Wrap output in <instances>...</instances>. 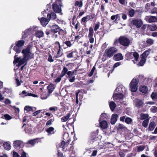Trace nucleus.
<instances>
[{
	"label": "nucleus",
	"mask_w": 157,
	"mask_h": 157,
	"mask_svg": "<svg viewBox=\"0 0 157 157\" xmlns=\"http://www.w3.org/2000/svg\"><path fill=\"white\" fill-rule=\"evenodd\" d=\"M22 53L23 55V57H17L15 55L14 57V60L13 63L14 64L17 63L19 66L24 64V65L27 64L28 60L33 58V56L30 51V48L27 47L25 49H23L22 51Z\"/></svg>",
	"instance_id": "obj_1"
},
{
	"label": "nucleus",
	"mask_w": 157,
	"mask_h": 157,
	"mask_svg": "<svg viewBox=\"0 0 157 157\" xmlns=\"http://www.w3.org/2000/svg\"><path fill=\"white\" fill-rule=\"evenodd\" d=\"M147 78H145L144 76L139 75L138 77L133 78L129 84L130 90L132 92H136L138 89L137 84L139 82H141L147 81Z\"/></svg>",
	"instance_id": "obj_2"
},
{
	"label": "nucleus",
	"mask_w": 157,
	"mask_h": 157,
	"mask_svg": "<svg viewBox=\"0 0 157 157\" xmlns=\"http://www.w3.org/2000/svg\"><path fill=\"white\" fill-rule=\"evenodd\" d=\"M25 43V41L23 40L16 41L14 44H13L11 45L10 48H12L17 53H19L21 52L22 48L24 45Z\"/></svg>",
	"instance_id": "obj_3"
},
{
	"label": "nucleus",
	"mask_w": 157,
	"mask_h": 157,
	"mask_svg": "<svg viewBox=\"0 0 157 157\" xmlns=\"http://www.w3.org/2000/svg\"><path fill=\"white\" fill-rule=\"evenodd\" d=\"M39 27L38 26H33L25 30L22 33V39H25V38L28 37L29 35L32 34L33 32L37 31Z\"/></svg>",
	"instance_id": "obj_4"
},
{
	"label": "nucleus",
	"mask_w": 157,
	"mask_h": 157,
	"mask_svg": "<svg viewBox=\"0 0 157 157\" xmlns=\"http://www.w3.org/2000/svg\"><path fill=\"white\" fill-rule=\"evenodd\" d=\"M125 56L128 60H130L132 59L134 57L135 60H132L134 63H136L135 61H137L138 60L139 57V55L138 53L136 52H128L126 54Z\"/></svg>",
	"instance_id": "obj_5"
},
{
	"label": "nucleus",
	"mask_w": 157,
	"mask_h": 157,
	"mask_svg": "<svg viewBox=\"0 0 157 157\" xmlns=\"http://www.w3.org/2000/svg\"><path fill=\"white\" fill-rule=\"evenodd\" d=\"M63 6L61 5V1H57L53 4L52 8L55 12L57 13H61V14H62L61 9V6Z\"/></svg>",
	"instance_id": "obj_6"
},
{
	"label": "nucleus",
	"mask_w": 157,
	"mask_h": 157,
	"mask_svg": "<svg viewBox=\"0 0 157 157\" xmlns=\"http://www.w3.org/2000/svg\"><path fill=\"white\" fill-rule=\"evenodd\" d=\"M117 49L114 47H111L106 49L105 51V53L107 57H111L114 54L117 52Z\"/></svg>",
	"instance_id": "obj_7"
},
{
	"label": "nucleus",
	"mask_w": 157,
	"mask_h": 157,
	"mask_svg": "<svg viewBox=\"0 0 157 157\" xmlns=\"http://www.w3.org/2000/svg\"><path fill=\"white\" fill-rule=\"evenodd\" d=\"M54 88V85L52 84H50L47 86V89L48 90V94H46L45 97H44L43 94H41V96L40 97V98L42 100H44L47 99L50 96V94L53 92Z\"/></svg>",
	"instance_id": "obj_8"
},
{
	"label": "nucleus",
	"mask_w": 157,
	"mask_h": 157,
	"mask_svg": "<svg viewBox=\"0 0 157 157\" xmlns=\"http://www.w3.org/2000/svg\"><path fill=\"white\" fill-rule=\"evenodd\" d=\"M119 42L121 45L125 47L129 46L130 41L127 38L124 36H121L119 39Z\"/></svg>",
	"instance_id": "obj_9"
},
{
	"label": "nucleus",
	"mask_w": 157,
	"mask_h": 157,
	"mask_svg": "<svg viewBox=\"0 0 157 157\" xmlns=\"http://www.w3.org/2000/svg\"><path fill=\"white\" fill-rule=\"evenodd\" d=\"M131 24L137 28H139L143 25V22L141 19H134L131 21Z\"/></svg>",
	"instance_id": "obj_10"
},
{
	"label": "nucleus",
	"mask_w": 157,
	"mask_h": 157,
	"mask_svg": "<svg viewBox=\"0 0 157 157\" xmlns=\"http://www.w3.org/2000/svg\"><path fill=\"white\" fill-rule=\"evenodd\" d=\"M126 90V88L123 85H121L118 86L116 88L114 93L123 94V93L125 92Z\"/></svg>",
	"instance_id": "obj_11"
},
{
	"label": "nucleus",
	"mask_w": 157,
	"mask_h": 157,
	"mask_svg": "<svg viewBox=\"0 0 157 157\" xmlns=\"http://www.w3.org/2000/svg\"><path fill=\"white\" fill-rule=\"evenodd\" d=\"M94 33L93 28L91 27H90L89 29V32L88 36L89 38V42L91 44L93 43L94 41V39L93 37Z\"/></svg>",
	"instance_id": "obj_12"
},
{
	"label": "nucleus",
	"mask_w": 157,
	"mask_h": 157,
	"mask_svg": "<svg viewBox=\"0 0 157 157\" xmlns=\"http://www.w3.org/2000/svg\"><path fill=\"white\" fill-rule=\"evenodd\" d=\"M51 32L52 33H56L59 32L60 30V27L58 25L54 24L50 25Z\"/></svg>",
	"instance_id": "obj_13"
},
{
	"label": "nucleus",
	"mask_w": 157,
	"mask_h": 157,
	"mask_svg": "<svg viewBox=\"0 0 157 157\" xmlns=\"http://www.w3.org/2000/svg\"><path fill=\"white\" fill-rule=\"evenodd\" d=\"M145 19L149 23L156 22H157L156 17L147 16L145 17Z\"/></svg>",
	"instance_id": "obj_14"
},
{
	"label": "nucleus",
	"mask_w": 157,
	"mask_h": 157,
	"mask_svg": "<svg viewBox=\"0 0 157 157\" xmlns=\"http://www.w3.org/2000/svg\"><path fill=\"white\" fill-rule=\"evenodd\" d=\"M55 44L56 45V46H57V48L58 49L57 54L56 55V58L59 57L61 56L63 54L60 49V44L59 42L57 41L56 42Z\"/></svg>",
	"instance_id": "obj_15"
},
{
	"label": "nucleus",
	"mask_w": 157,
	"mask_h": 157,
	"mask_svg": "<svg viewBox=\"0 0 157 157\" xmlns=\"http://www.w3.org/2000/svg\"><path fill=\"white\" fill-rule=\"evenodd\" d=\"M39 19L40 21L41 24L44 26H46L50 21L47 17V18L44 17H42L40 19L39 18Z\"/></svg>",
	"instance_id": "obj_16"
},
{
	"label": "nucleus",
	"mask_w": 157,
	"mask_h": 157,
	"mask_svg": "<svg viewBox=\"0 0 157 157\" xmlns=\"http://www.w3.org/2000/svg\"><path fill=\"white\" fill-rule=\"evenodd\" d=\"M124 95L122 94H119L116 93H114L113 98L114 100H120L122 99Z\"/></svg>",
	"instance_id": "obj_17"
},
{
	"label": "nucleus",
	"mask_w": 157,
	"mask_h": 157,
	"mask_svg": "<svg viewBox=\"0 0 157 157\" xmlns=\"http://www.w3.org/2000/svg\"><path fill=\"white\" fill-rule=\"evenodd\" d=\"M134 102L136 106L138 107H141L144 103L142 100L138 99H135Z\"/></svg>",
	"instance_id": "obj_18"
},
{
	"label": "nucleus",
	"mask_w": 157,
	"mask_h": 157,
	"mask_svg": "<svg viewBox=\"0 0 157 157\" xmlns=\"http://www.w3.org/2000/svg\"><path fill=\"white\" fill-rule=\"evenodd\" d=\"M38 140L37 139H34L31 140H29L27 143V144H29L31 146H33L35 145L36 144L38 143Z\"/></svg>",
	"instance_id": "obj_19"
},
{
	"label": "nucleus",
	"mask_w": 157,
	"mask_h": 157,
	"mask_svg": "<svg viewBox=\"0 0 157 157\" xmlns=\"http://www.w3.org/2000/svg\"><path fill=\"white\" fill-rule=\"evenodd\" d=\"M117 115L116 114H113L112 115L111 119V123L112 124L115 123L117 121Z\"/></svg>",
	"instance_id": "obj_20"
},
{
	"label": "nucleus",
	"mask_w": 157,
	"mask_h": 157,
	"mask_svg": "<svg viewBox=\"0 0 157 157\" xmlns=\"http://www.w3.org/2000/svg\"><path fill=\"white\" fill-rule=\"evenodd\" d=\"M139 89L140 90L141 92L144 94L147 93L148 91V89L147 87L144 86H140Z\"/></svg>",
	"instance_id": "obj_21"
},
{
	"label": "nucleus",
	"mask_w": 157,
	"mask_h": 157,
	"mask_svg": "<svg viewBox=\"0 0 157 157\" xmlns=\"http://www.w3.org/2000/svg\"><path fill=\"white\" fill-rule=\"evenodd\" d=\"M99 121L100 125V127L103 128L105 129L108 127V124L107 122L105 120H102Z\"/></svg>",
	"instance_id": "obj_22"
},
{
	"label": "nucleus",
	"mask_w": 157,
	"mask_h": 157,
	"mask_svg": "<svg viewBox=\"0 0 157 157\" xmlns=\"http://www.w3.org/2000/svg\"><path fill=\"white\" fill-rule=\"evenodd\" d=\"M36 31L35 35L36 37L40 38L43 36L44 33L42 31L38 30H37Z\"/></svg>",
	"instance_id": "obj_23"
},
{
	"label": "nucleus",
	"mask_w": 157,
	"mask_h": 157,
	"mask_svg": "<svg viewBox=\"0 0 157 157\" xmlns=\"http://www.w3.org/2000/svg\"><path fill=\"white\" fill-rule=\"evenodd\" d=\"M47 17L49 20L51 18L52 19L55 20L56 18V15L55 13L52 12L51 14H48L47 15Z\"/></svg>",
	"instance_id": "obj_24"
},
{
	"label": "nucleus",
	"mask_w": 157,
	"mask_h": 157,
	"mask_svg": "<svg viewBox=\"0 0 157 157\" xmlns=\"http://www.w3.org/2000/svg\"><path fill=\"white\" fill-rule=\"evenodd\" d=\"M113 59L116 61L120 60L123 59V56L121 54H117L113 56Z\"/></svg>",
	"instance_id": "obj_25"
},
{
	"label": "nucleus",
	"mask_w": 157,
	"mask_h": 157,
	"mask_svg": "<svg viewBox=\"0 0 157 157\" xmlns=\"http://www.w3.org/2000/svg\"><path fill=\"white\" fill-rule=\"evenodd\" d=\"M3 146L4 149L7 150H10L11 148L10 144L9 142L4 143L3 144Z\"/></svg>",
	"instance_id": "obj_26"
},
{
	"label": "nucleus",
	"mask_w": 157,
	"mask_h": 157,
	"mask_svg": "<svg viewBox=\"0 0 157 157\" xmlns=\"http://www.w3.org/2000/svg\"><path fill=\"white\" fill-rule=\"evenodd\" d=\"M147 29L151 31H154L157 29L156 25L154 24L153 25H148Z\"/></svg>",
	"instance_id": "obj_27"
},
{
	"label": "nucleus",
	"mask_w": 157,
	"mask_h": 157,
	"mask_svg": "<svg viewBox=\"0 0 157 157\" xmlns=\"http://www.w3.org/2000/svg\"><path fill=\"white\" fill-rule=\"evenodd\" d=\"M109 105L111 111H113L116 106V104L113 101H111L109 102Z\"/></svg>",
	"instance_id": "obj_28"
},
{
	"label": "nucleus",
	"mask_w": 157,
	"mask_h": 157,
	"mask_svg": "<svg viewBox=\"0 0 157 157\" xmlns=\"http://www.w3.org/2000/svg\"><path fill=\"white\" fill-rule=\"evenodd\" d=\"M54 128L52 127H50L46 130V131L48 133V135L54 133Z\"/></svg>",
	"instance_id": "obj_29"
},
{
	"label": "nucleus",
	"mask_w": 157,
	"mask_h": 157,
	"mask_svg": "<svg viewBox=\"0 0 157 157\" xmlns=\"http://www.w3.org/2000/svg\"><path fill=\"white\" fill-rule=\"evenodd\" d=\"M150 53V50H147L145 51L141 56V57L147 59L148 55Z\"/></svg>",
	"instance_id": "obj_30"
},
{
	"label": "nucleus",
	"mask_w": 157,
	"mask_h": 157,
	"mask_svg": "<svg viewBox=\"0 0 157 157\" xmlns=\"http://www.w3.org/2000/svg\"><path fill=\"white\" fill-rule=\"evenodd\" d=\"M22 142L21 140L15 141L13 144V146L15 147H18L20 146Z\"/></svg>",
	"instance_id": "obj_31"
},
{
	"label": "nucleus",
	"mask_w": 157,
	"mask_h": 157,
	"mask_svg": "<svg viewBox=\"0 0 157 157\" xmlns=\"http://www.w3.org/2000/svg\"><path fill=\"white\" fill-rule=\"evenodd\" d=\"M67 67H64L60 75L61 77H63L66 75V74L67 73Z\"/></svg>",
	"instance_id": "obj_32"
},
{
	"label": "nucleus",
	"mask_w": 157,
	"mask_h": 157,
	"mask_svg": "<svg viewBox=\"0 0 157 157\" xmlns=\"http://www.w3.org/2000/svg\"><path fill=\"white\" fill-rule=\"evenodd\" d=\"M109 116L106 114L102 113L101 114V117L99 120V121L104 120L105 119H107L109 118Z\"/></svg>",
	"instance_id": "obj_33"
},
{
	"label": "nucleus",
	"mask_w": 157,
	"mask_h": 157,
	"mask_svg": "<svg viewBox=\"0 0 157 157\" xmlns=\"http://www.w3.org/2000/svg\"><path fill=\"white\" fill-rule=\"evenodd\" d=\"M71 115V114L70 113H68L67 115L64 116L61 118V121L63 122L66 121L70 117Z\"/></svg>",
	"instance_id": "obj_34"
},
{
	"label": "nucleus",
	"mask_w": 157,
	"mask_h": 157,
	"mask_svg": "<svg viewBox=\"0 0 157 157\" xmlns=\"http://www.w3.org/2000/svg\"><path fill=\"white\" fill-rule=\"evenodd\" d=\"M155 122H151L149 125V129L151 131L153 130L155 127Z\"/></svg>",
	"instance_id": "obj_35"
},
{
	"label": "nucleus",
	"mask_w": 157,
	"mask_h": 157,
	"mask_svg": "<svg viewBox=\"0 0 157 157\" xmlns=\"http://www.w3.org/2000/svg\"><path fill=\"white\" fill-rule=\"evenodd\" d=\"M141 59L138 64L139 66H143L144 65V64L145 63L146 60V59L145 58H142V57H141Z\"/></svg>",
	"instance_id": "obj_36"
},
{
	"label": "nucleus",
	"mask_w": 157,
	"mask_h": 157,
	"mask_svg": "<svg viewBox=\"0 0 157 157\" xmlns=\"http://www.w3.org/2000/svg\"><path fill=\"white\" fill-rule=\"evenodd\" d=\"M151 98L153 100L157 101V93L153 92L151 95Z\"/></svg>",
	"instance_id": "obj_37"
},
{
	"label": "nucleus",
	"mask_w": 157,
	"mask_h": 157,
	"mask_svg": "<svg viewBox=\"0 0 157 157\" xmlns=\"http://www.w3.org/2000/svg\"><path fill=\"white\" fill-rule=\"evenodd\" d=\"M75 6H78L80 7H81L82 6V2L81 1H77L75 2Z\"/></svg>",
	"instance_id": "obj_38"
},
{
	"label": "nucleus",
	"mask_w": 157,
	"mask_h": 157,
	"mask_svg": "<svg viewBox=\"0 0 157 157\" xmlns=\"http://www.w3.org/2000/svg\"><path fill=\"white\" fill-rule=\"evenodd\" d=\"M63 42L64 44H65L68 47H70L72 45L71 42L69 40L63 41Z\"/></svg>",
	"instance_id": "obj_39"
},
{
	"label": "nucleus",
	"mask_w": 157,
	"mask_h": 157,
	"mask_svg": "<svg viewBox=\"0 0 157 157\" xmlns=\"http://www.w3.org/2000/svg\"><path fill=\"white\" fill-rule=\"evenodd\" d=\"M24 110L27 112L33 111V110L32 108L29 106H26L25 107Z\"/></svg>",
	"instance_id": "obj_40"
},
{
	"label": "nucleus",
	"mask_w": 157,
	"mask_h": 157,
	"mask_svg": "<svg viewBox=\"0 0 157 157\" xmlns=\"http://www.w3.org/2000/svg\"><path fill=\"white\" fill-rule=\"evenodd\" d=\"M137 147V151L138 152H140L143 151L145 148L144 146L142 145L138 146Z\"/></svg>",
	"instance_id": "obj_41"
},
{
	"label": "nucleus",
	"mask_w": 157,
	"mask_h": 157,
	"mask_svg": "<svg viewBox=\"0 0 157 157\" xmlns=\"http://www.w3.org/2000/svg\"><path fill=\"white\" fill-rule=\"evenodd\" d=\"M132 121V120L130 118L127 117L126 118L125 122L128 124H130Z\"/></svg>",
	"instance_id": "obj_42"
},
{
	"label": "nucleus",
	"mask_w": 157,
	"mask_h": 157,
	"mask_svg": "<svg viewBox=\"0 0 157 157\" xmlns=\"http://www.w3.org/2000/svg\"><path fill=\"white\" fill-rule=\"evenodd\" d=\"M31 126H28L25 129V131L26 133H29L31 132Z\"/></svg>",
	"instance_id": "obj_43"
},
{
	"label": "nucleus",
	"mask_w": 157,
	"mask_h": 157,
	"mask_svg": "<svg viewBox=\"0 0 157 157\" xmlns=\"http://www.w3.org/2000/svg\"><path fill=\"white\" fill-rule=\"evenodd\" d=\"M67 56L68 58H71L73 57V52H70V51H69L67 52Z\"/></svg>",
	"instance_id": "obj_44"
},
{
	"label": "nucleus",
	"mask_w": 157,
	"mask_h": 157,
	"mask_svg": "<svg viewBox=\"0 0 157 157\" xmlns=\"http://www.w3.org/2000/svg\"><path fill=\"white\" fill-rule=\"evenodd\" d=\"M135 14V11L133 9H132L129 11L128 14L129 16L131 17H133Z\"/></svg>",
	"instance_id": "obj_45"
},
{
	"label": "nucleus",
	"mask_w": 157,
	"mask_h": 157,
	"mask_svg": "<svg viewBox=\"0 0 157 157\" xmlns=\"http://www.w3.org/2000/svg\"><path fill=\"white\" fill-rule=\"evenodd\" d=\"M148 117V116L147 114H144L142 113L141 114V119L142 120L145 119Z\"/></svg>",
	"instance_id": "obj_46"
},
{
	"label": "nucleus",
	"mask_w": 157,
	"mask_h": 157,
	"mask_svg": "<svg viewBox=\"0 0 157 157\" xmlns=\"http://www.w3.org/2000/svg\"><path fill=\"white\" fill-rule=\"evenodd\" d=\"M54 118L51 119L49 120L46 123V125L47 126L51 125L52 124V123L54 121Z\"/></svg>",
	"instance_id": "obj_47"
},
{
	"label": "nucleus",
	"mask_w": 157,
	"mask_h": 157,
	"mask_svg": "<svg viewBox=\"0 0 157 157\" xmlns=\"http://www.w3.org/2000/svg\"><path fill=\"white\" fill-rule=\"evenodd\" d=\"M148 120L146 119L142 123V125L144 127H146L148 125Z\"/></svg>",
	"instance_id": "obj_48"
},
{
	"label": "nucleus",
	"mask_w": 157,
	"mask_h": 157,
	"mask_svg": "<svg viewBox=\"0 0 157 157\" xmlns=\"http://www.w3.org/2000/svg\"><path fill=\"white\" fill-rule=\"evenodd\" d=\"M147 43L150 44V45H151L154 42V40L151 39H148L147 40Z\"/></svg>",
	"instance_id": "obj_49"
},
{
	"label": "nucleus",
	"mask_w": 157,
	"mask_h": 157,
	"mask_svg": "<svg viewBox=\"0 0 157 157\" xmlns=\"http://www.w3.org/2000/svg\"><path fill=\"white\" fill-rule=\"evenodd\" d=\"M65 142L64 141H63L61 142L59 144H58L59 147L61 148H63L65 145Z\"/></svg>",
	"instance_id": "obj_50"
},
{
	"label": "nucleus",
	"mask_w": 157,
	"mask_h": 157,
	"mask_svg": "<svg viewBox=\"0 0 157 157\" xmlns=\"http://www.w3.org/2000/svg\"><path fill=\"white\" fill-rule=\"evenodd\" d=\"M4 117L5 119L10 120L12 119V117L8 114H6L4 115Z\"/></svg>",
	"instance_id": "obj_51"
},
{
	"label": "nucleus",
	"mask_w": 157,
	"mask_h": 157,
	"mask_svg": "<svg viewBox=\"0 0 157 157\" xmlns=\"http://www.w3.org/2000/svg\"><path fill=\"white\" fill-rule=\"evenodd\" d=\"M95 70V67L94 66L89 74V75L90 77H91L93 75L94 72Z\"/></svg>",
	"instance_id": "obj_52"
},
{
	"label": "nucleus",
	"mask_w": 157,
	"mask_h": 157,
	"mask_svg": "<svg viewBox=\"0 0 157 157\" xmlns=\"http://www.w3.org/2000/svg\"><path fill=\"white\" fill-rule=\"evenodd\" d=\"M89 17V15H87L86 17H84L82 19V21L83 22H86L87 21V20L88 18V17Z\"/></svg>",
	"instance_id": "obj_53"
},
{
	"label": "nucleus",
	"mask_w": 157,
	"mask_h": 157,
	"mask_svg": "<svg viewBox=\"0 0 157 157\" xmlns=\"http://www.w3.org/2000/svg\"><path fill=\"white\" fill-rule=\"evenodd\" d=\"M69 138V135L67 133H65L63 135V139L66 140Z\"/></svg>",
	"instance_id": "obj_54"
},
{
	"label": "nucleus",
	"mask_w": 157,
	"mask_h": 157,
	"mask_svg": "<svg viewBox=\"0 0 157 157\" xmlns=\"http://www.w3.org/2000/svg\"><path fill=\"white\" fill-rule=\"evenodd\" d=\"M151 110L153 112L155 113L157 111V107L155 106H153L151 109Z\"/></svg>",
	"instance_id": "obj_55"
},
{
	"label": "nucleus",
	"mask_w": 157,
	"mask_h": 157,
	"mask_svg": "<svg viewBox=\"0 0 157 157\" xmlns=\"http://www.w3.org/2000/svg\"><path fill=\"white\" fill-rule=\"evenodd\" d=\"M74 72H72L71 71H68L67 72V74L68 75V77H70L73 74Z\"/></svg>",
	"instance_id": "obj_56"
},
{
	"label": "nucleus",
	"mask_w": 157,
	"mask_h": 157,
	"mask_svg": "<svg viewBox=\"0 0 157 157\" xmlns=\"http://www.w3.org/2000/svg\"><path fill=\"white\" fill-rule=\"evenodd\" d=\"M48 61L50 62H53L54 61L53 59H52V56L50 54L49 55V57L48 58Z\"/></svg>",
	"instance_id": "obj_57"
},
{
	"label": "nucleus",
	"mask_w": 157,
	"mask_h": 157,
	"mask_svg": "<svg viewBox=\"0 0 157 157\" xmlns=\"http://www.w3.org/2000/svg\"><path fill=\"white\" fill-rule=\"evenodd\" d=\"M79 94V92H76V104H78V96Z\"/></svg>",
	"instance_id": "obj_58"
},
{
	"label": "nucleus",
	"mask_w": 157,
	"mask_h": 157,
	"mask_svg": "<svg viewBox=\"0 0 157 157\" xmlns=\"http://www.w3.org/2000/svg\"><path fill=\"white\" fill-rule=\"evenodd\" d=\"M13 157H20V155L16 152L13 151Z\"/></svg>",
	"instance_id": "obj_59"
},
{
	"label": "nucleus",
	"mask_w": 157,
	"mask_h": 157,
	"mask_svg": "<svg viewBox=\"0 0 157 157\" xmlns=\"http://www.w3.org/2000/svg\"><path fill=\"white\" fill-rule=\"evenodd\" d=\"M119 2L122 5H124L127 3L126 0H119Z\"/></svg>",
	"instance_id": "obj_60"
},
{
	"label": "nucleus",
	"mask_w": 157,
	"mask_h": 157,
	"mask_svg": "<svg viewBox=\"0 0 157 157\" xmlns=\"http://www.w3.org/2000/svg\"><path fill=\"white\" fill-rule=\"evenodd\" d=\"M121 64V62H118L117 63H116L113 66V68H115L117 67L118 66H120Z\"/></svg>",
	"instance_id": "obj_61"
},
{
	"label": "nucleus",
	"mask_w": 157,
	"mask_h": 157,
	"mask_svg": "<svg viewBox=\"0 0 157 157\" xmlns=\"http://www.w3.org/2000/svg\"><path fill=\"white\" fill-rule=\"evenodd\" d=\"M151 13H157V8H154L151 10Z\"/></svg>",
	"instance_id": "obj_62"
},
{
	"label": "nucleus",
	"mask_w": 157,
	"mask_h": 157,
	"mask_svg": "<svg viewBox=\"0 0 157 157\" xmlns=\"http://www.w3.org/2000/svg\"><path fill=\"white\" fill-rule=\"evenodd\" d=\"M118 128L120 129H122L124 128L125 127L122 124H119L118 126Z\"/></svg>",
	"instance_id": "obj_63"
},
{
	"label": "nucleus",
	"mask_w": 157,
	"mask_h": 157,
	"mask_svg": "<svg viewBox=\"0 0 157 157\" xmlns=\"http://www.w3.org/2000/svg\"><path fill=\"white\" fill-rule=\"evenodd\" d=\"M99 24L98 23L97 24L95 25L94 28V30L95 31H97L99 28Z\"/></svg>",
	"instance_id": "obj_64"
}]
</instances>
